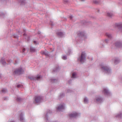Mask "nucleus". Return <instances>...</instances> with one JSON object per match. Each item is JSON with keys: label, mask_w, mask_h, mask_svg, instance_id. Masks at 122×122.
<instances>
[{"label": "nucleus", "mask_w": 122, "mask_h": 122, "mask_svg": "<svg viewBox=\"0 0 122 122\" xmlns=\"http://www.w3.org/2000/svg\"><path fill=\"white\" fill-rule=\"evenodd\" d=\"M25 39L27 40L28 41H29L30 40V37H29L26 36L25 37Z\"/></svg>", "instance_id": "nucleus-36"}, {"label": "nucleus", "mask_w": 122, "mask_h": 122, "mask_svg": "<svg viewBox=\"0 0 122 122\" xmlns=\"http://www.w3.org/2000/svg\"><path fill=\"white\" fill-rule=\"evenodd\" d=\"M101 70L104 73L108 75L112 73L111 69L108 66H102Z\"/></svg>", "instance_id": "nucleus-1"}, {"label": "nucleus", "mask_w": 122, "mask_h": 122, "mask_svg": "<svg viewBox=\"0 0 122 122\" xmlns=\"http://www.w3.org/2000/svg\"><path fill=\"white\" fill-rule=\"evenodd\" d=\"M84 35V33L83 32H79L78 34L79 36H80L81 37L83 36Z\"/></svg>", "instance_id": "nucleus-27"}, {"label": "nucleus", "mask_w": 122, "mask_h": 122, "mask_svg": "<svg viewBox=\"0 0 122 122\" xmlns=\"http://www.w3.org/2000/svg\"><path fill=\"white\" fill-rule=\"evenodd\" d=\"M86 54L85 52H82L80 56L78 58V60L81 63H83L86 60Z\"/></svg>", "instance_id": "nucleus-2"}, {"label": "nucleus", "mask_w": 122, "mask_h": 122, "mask_svg": "<svg viewBox=\"0 0 122 122\" xmlns=\"http://www.w3.org/2000/svg\"><path fill=\"white\" fill-rule=\"evenodd\" d=\"M111 61L112 63H114L115 65L118 63L120 61L119 59L117 58H112L111 60Z\"/></svg>", "instance_id": "nucleus-10"}, {"label": "nucleus", "mask_w": 122, "mask_h": 122, "mask_svg": "<svg viewBox=\"0 0 122 122\" xmlns=\"http://www.w3.org/2000/svg\"><path fill=\"white\" fill-rule=\"evenodd\" d=\"M17 1L21 5H24L26 3L25 0H17Z\"/></svg>", "instance_id": "nucleus-16"}, {"label": "nucleus", "mask_w": 122, "mask_h": 122, "mask_svg": "<svg viewBox=\"0 0 122 122\" xmlns=\"http://www.w3.org/2000/svg\"><path fill=\"white\" fill-rule=\"evenodd\" d=\"M20 121H23L24 120V118L23 117V114L21 113L20 115Z\"/></svg>", "instance_id": "nucleus-24"}, {"label": "nucleus", "mask_w": 122, "mask_h": 122, "mask_svg": "<svg viewBox=\"0 0 122 122\" xmlns=\"http://www.w3.org/2000/svg\"><path fill=\"white\" fill-rule=\"evenodd\" d=\"M57 34L58 36L61 37L63 36L64 34L62 32H59L57 33Z\"/></svg>", "instance_id": "nucleus-22"}, {"label": "nucleus", "mask_w": 122, "mask_h": 122, "mask_svg": "<svg viewBox=\"0 0 122 122\" xmlns=\"http://www.w3.org/2000/svg\"><path fill=\"white\" fill-rule=\"evenodd\" d=\"M0 0L2 1H7L9 0Z\"/></svg>", "instance_id": "nucleus-48"}, {"label": "nucleus", "mask_w": 122, "mask_h": 122, "mask_svg": "<svg viewBox=\"0 0 122 122\" xmlns=\"http://www.w3.org/2000/svg\"><path fill=\"white\" fill-rule=\"evenodd\" d=\"M8 122H15L13 121H8Z\"/></svg>", "instance_id": "nucleus-50"}, {"label": "nucleus", "mask_w": 122, "mask_h": 122, "mask_svg": "<svg viewBox=\"0 0 122 122\" xmlns=\"http://www.w3.org/2000/svg\"><path fill=\"white\" fill-rule=\"evenodd\" d=\"M87 23L88 22L87 21H86L85 20H83L81 22V23L84 25H85L86 23Z\"/></svg>", "instance_id": "nucleus-34"}, {"label": "nucleus", "mask_w": 122, "mask_h": 122, "mask_svg": "<svg viewBox=\"0 0 122 122\" xmlns=\"http://www.w3.org/2000/svg\"><path fill=\"white\" fill-rule=\"evenodd\" d=\"M71 80H69L68 82V83L69 84H70L71 83Z\"/></svg>", "instance_id": "nucleus-49"}, {"label": "nucleus", "mask_w": 122, "mask_h": 122, "mask_svg": "<svg viewBox=\"0 0 122 122\" xmlns=\"http://www.w3.org/2000/svg\"><path fill=\"white\" fill-rule=\"evenodd\" d=\"M115 44L116 46L121 48L122 47V41H117L115 42Z\"/></svg>", "instance_id": "nucleus-12"}, {"label": "nucleus", "mask_w": 122, "mask_h": 122, "mask_svg": "<svg viewBox=\"0 0 122 122\" xmlns=\"http://www.w3.org/2000/svg\"><path fill=\"white\" fill-rule=\"evenodd\" d=\"M50 80L51 82L53 83L57 82V79L54 78H52L50 79Z\"/></svg>", "instance_id": "nucleus-26"}, {"label": "nucleus", "mask_w": 122, "mask_h": 122, "mask_svg": "<svg viewBox=\"0 0 122 122\" xmlns=\"http://www.w3.org/2000/svg\"><path fill=\"white\" fill-rule=\"evenodd\" d=\"M41 53L42 55H44L46 56H48V52L46 51H42L41 52Z\"/></svg>", "instance_id": "nucleus-19"}, {"label": "nucleus", "mask_w": 122, "mask_h": 122, "mask_svg": "<svg viewBox=\"0 0 122 122\" xmlns=\"http://www.w3.org/2000/svg\"><path fill=\"white\" fill-rule=\"evenodd\" d=\"M62 58L63 60H65L67 59V57L65 55L62 56Z\"/></svg>", "instance_id": "nucleus-33"}, {"label": "nucleus", "mask_w": 122, "mask_h": 122, "mask_svg": "<svg viewBox=\"0 0 122 122\" xmlns=\"http://www.w3.org/2000/svg\"><path fill=\"white\" fill-rule=\"evenodd\" d=\"M82 1H84V0H81Z\"/></svg>", "instance_id": "nucleus-54"}, {"label": "nucleus", "mask_w": 122, "mask_h": 122, "mask_svg": "<svg viewBox=\"0 0 122 122\" xmlns=\"http://www.w3.org/2000/svg\"><path fill=\"white\" fill-rule=\"evenodd\" d=\"M77 76V74L76 72H73L71 78H76Z\"/></svg>", "instance_id": "nucleus-20"}, {"label": "nucleus", "mask_w": 122, "mask_h": 122, "mask_svg": "<svg viewBox=\"0 0 122 122\" xmlns=\"http://www.w3.org/2000/svg\"><path fill=\"white\" fill-rule=\"evenodd\" d=\"M13 37L14 38L17 39L18 36L17 35L14 34L13 35Z\"/></svg>", "instance_id": "nucleus-37"}, {"label": "nucleus", "mask_w": 122, "mask_h": 122, "mask_svg": "<svg viewBox=\"0 0 122 122\" xmlns=\"http://www.w3.org/2000/svg\"><path fill=\"white\" fill-rule=\"evenodd\" d=\"M72 92L71 90L70 89H68L67 90V93H70L71 92Z\"/></svg>", "instance_id": "nucleus-43"}, {"label": "nucleus", "mask_w": 122, "mask_h": 122, "mask_svg": "<svg viewBox=\"0 0 122 122\" xmlns=\"http://www.w3.org/2000/svg\"><path fill=\"white\" fill-rule=\"evenodd\" d=\"M105 35L107 36L110 39H111L112 37L111 35L108 33H106L105 34Z\"/></svg>", "instance_id": "nucleus-23"}, {"label": "nucleus", "mask_w": 122, "mask_h": 122, "mask_svg": "<svg viewBox=\"0 0 122 122\" xmlns=\"http://www.w3.org/2000/svg\"><path fill=\"white\" fill-rule=\"evenodd\" d=\"M60 69L59 67V66L57 67L54 69L53 70V72L57 71Z\"/></svg>", "instance_id": "nucleus-29"}, {"label": "nucleus", "mask_w": 122, "mask_h": 122, "mask_svg": "<svg viewBox=\"0 0 122 122\" xmlns=\"http://www.w3.org/2000/svg\"><path fill=\"white\" fill-rule=\"evenodd\" d=\"M35 45L38 44L39 43V42L38 41H33Z\"/></svg>", "instance_id": "nucleus-39"}, {"label": "nucleus", "mask_w": 122, "mask_h": 122, "mask_svg": "<svg viewBox=\"0 0 122 122\" xmlns=\"http://www.w3.org/2000/svg\"><path fill=\"white\" fill-rule=\"evenodd\" d=\"M116 118H122V110L120 111L118 113H117L115 115Z\"/></svg>", "instance_id": "nucleus-14"}, {"label": "nucleus", "mask_w": 122, "mask_h": 122, "mask_svg": "<svg viewBox=\"0 0 122 122\" xmlns=\"http://www.w3.org/2000/svg\"><path fill=\"white\" fill-rule=\"evenodd\" d=\"M65 108V105L62 103L59 105L57 107L56 110L58 111H62Z\"/></svg>", "instance_id": "nucleus-5"}, {"label": "nucleus", "mask_w": 122, "mask_h": 122, "mask_svg": "<svg viewBox=\"0 0 122 122\" xmlns=\"http://www.w3.org/2000/svg\"><path fill=\"white\" fill-rule=\"evenodd\" d=\"M28 77L29 79L32 80L36 81L40 80L41 78V76L39 75L36 76H30Z\"/></svg>", "instance_id": "nucleus-3"}, {"label": "nucleus", "mask_w": 122, "mask_h": 122, "mask_svg": "<svg viewBox=\"0 0 122 122\" xmlns=\"http://www.w3.org/2000/svg\"><path fill=\"white\" fill-rule=\"evenodd\" d=\"M3 99L4 100H7L8 99V98L7 97H5Z\"/></svg>", "instance_id": "nucleus-46"}, {"label": "nucleus", "mask_w": 122, "mask_h": 122, "mask_svg": "<svg viewBox=\"0 0 122 122\" xmlns=\"http://www.w3.org/2000/svg\"><path fill=\"white\" fill-rule=\"evenodd\" d=\"M25 48H23L22 50V53H24V52L25 51Z\"/></svg>", "instance_id": "nucleus-47"}, {"label": "nucleus", "mask_w": 122, "mask_h": 122, "mask_svg": "<svg viewBox=\"0 0 122 122\" xmlns=\"http://www.w3.org/2000/svg\"><path fill=\"white\" fill-rule=\"evenodd\" d=\"M115 26L117 27L120 31L122 33V23L116 24Z\"/></svg>", "instance_id": "nucleus-13"}, {"label": "nucleus", "mask_w": 122, "mask_h": 122, "mask_svg": "<svg viewBox=\"0 0 122 122\" xmlns=\"http://www.w3.org/2000/svg\"><path fill=\"white\" fill-rule=\"evenodd\" d=\"M15 100L17 102H20L22 101V99L19 96H17Z\"/></svg>", "instance_id": "nucleus-18"}, {"label": "nucleus", "mask_w": 122, "mask_h": 122, "mask_svg": "<svg viewBox=\"0 0 122 122\" xmlns=\"http://www.w3.org/2000/svg\"><path fill=\"white\" fill-rule=\"evenodd\" d=\"M50 25L51 26H53L54 25L53 23V22H52L51 21H50Z\"/></svg>", "instance_id": "nucleus-44"}, {"label": "nucleus", "mask_w": 122, "mask_h": 122, "mask_svg": "<svg viewBox=\"0 0 122 122\" xmlns=\"http://www.w3.org/2000/svg\"><path fill=\"white\" fill-rule=\"evenodd\" d=\"M88 99L86 97H85L84 100V103L85 104L87 103L88 102Z\"/></svg>", "instance_id": "nucleus-30"}, {"label": "nucleus", "mask_w": 122, "mask_h": 122, "mask_svg": "<svg viewBox=\"0 0 122 122\" xmlns=\"http://www.w3.org/2000/svg\"><path fill=\"white\" fill-rule=\"evenodd\" d=\"M5 15V14L4 13H3L1 11H0V16H4Z\"/></svg>", "instance_id": "nucleus-32"}, {"label": "nucleus", "mask_w": 122, "mask_h": 122, "mask_svg": "<svg viewBox=\"0 0 122 122\" xmlns=\"http://www.w3.org/2000/svg\"><path fill=\"white\" fill-rule=\"evenodd\" d=\"M7 61L9 63H10L12 62V61L10 59H9L7 60Z\"/></svg>", "instance_id": "nucleus-42"}, {"label": "nucleus", "mask_w": 122, "mask_h": 122, "mask_svg": "<svg viewBox=\"0 0 122 122\" xmlns=\"http://www.w3.org/2000/svg\"><path fill=\"white\" fill-rule=\"evenodd\" d=\"M101 1V0H93V2L96 4H98Z\"/></svg>", "instance_id": "nucleus-25"}, {"label": "nucleus", "mask_w": 122, "mask_h": 122, "mask_svg": "<svg viewBox=\"0 0 122 122\" xmlns=\"http://www.w3.org/2000/svg\"><path fill=\"white\" fill-rule=\"evenodd\" d=\"M113 13L112 12H108L107 13V16L110 17L113 16Z\"/></svg>", "instance_id": "nucleus-21"}, {"label": "nucleus", "mask_w": 122, "mask_h": 122, "mask_svg": "<svg viewBox=\"0 0 122 122\" xmlns=\"http://www.w3.org/2000/svg\"><path fill=\"white\" fill-rule=\"evenodd\" d=\"M41 33V32H38V34H40Z\"/></svg>", "instance_id": "nucleus-53"}, {"label": "nucleus", "mask_w": 122, "mask_h": 122, "mask_svg": "<svg viewBox=\"0 0 122 122\" xmlns=\"http://www.w3.org/2000/svg\"><path fill=\"white\" fill-rule=\"evenodd\" d=\"M30 50L31 52H34L35 51L36 49L34 47H30Z\"/></svg>", "instance_id": "nucleus-28"}, {"label": "nucleus", "mask_w": 122, "mask_h": 122, "mask_svg": "<svg viewBox=\"0 0 122 122\" xmlns=\"http://www.w3.org/2000/svg\"><path fill=\"white\" fill-rule=\"evenodd\" d=\"M26 34L25 33H24V34H23V35L24 36H25L26 35Z\"/></svg>", "instance_id": "nucleus-52"}, {"label": "nucleus", "mask_w": 122, "mask_h": 122, "mask_svg": "<svg viewBox=\"0 0 122 122\" xmlns=\"http://www.w3.org/2000/svg\"><path fill=\"white\" fill-rule=\"evenodd\" d=\"M100 47L102 48H103L104 47V45H103L102 43H101L100 46Z\"/></svg>", "instance_id": "nucleus-40"}, {"label": "nucleus", "mask_w": 122, "mask_h": 122, "mask_svg": "<svg viewBox=\"0 0 122 122\" xmlns=\"http://www.w3.org/2000/svg\"><path fill=\"white\" fill-rule=\"evenodd\" d=\"M65 96V94L63 93H61L59 95L58 98L60 99Z\"/></svg>", "instance_id": "nucleus-17"}, {"label": "nucleus", "mask_w": 122, "mask_h": 122, "mask_svg": "<svg viewBox=\"0 0 122 122\" xmlns=\"http://www.w3.org/2000/svg\"><path fill=\"white\" fill-rule=\"evenodd\" d=\"M0 62L4 66H5L7 64L5 61V58L3 57L2 58L0 61Z\"/></svg>", "instance_id": "nucleus-15"}, {"label": "nucleus", "mask_w": 122, "mask_h": 122, "mask_svg": "<svg viewBox=\"0 0 122 122\" xmlns=\"http://www.w3.org/2000/svg\"><path fill=\"white\" fill-rule=\"evenodd\" d=\"M97 12L99 13V12L100 10L98 9H97Z\"/></svg>", "instance_id": "nucleus-51"}, {"label": "nucleus", "mask_w": 122, "mask_h": 122, "mask_svg": "<svg viewBox=\"0 0 122 122\" xmlns=\"http://www.w3.org/2000/svg\"><path fill=\"white\" fill-rule=\"evenodd\" d=\"M17 86L18 88L22 87V86L20 84H19L17 85Z\"/></svg>", "instance_id": "nucleus-41"}, {"label": "nucleus", "mask_w": 122, "mask_h": 122, "mask_svg": "<svg viewBox=\"0 0 122 122\" xmlns=\"http://www.w3.org/2000/svg\"><path fill=\"white\" fill-rule=\"evenodd\" d=\"M1 75L0 74V77H1Z\"/></svg>", "instance_id": "nucleus-55"}, {"label": "nucleus", "mask_w": 122, "mask_h": 122, "mask_svg": "<svg viewBox=\"0 0 122 122\" xmlns=\"http://www.w3.org/2000/svg\"><path fill=\"white\" fill-rule=\"evenodd\" d=\"M52 113L51 112L50 110H48L45 116V119L46 122H49L50 120L48 117L49 114Z\"/></svg>", "instance_id": "nucleus-8"}, {"label": "nucleus", "mask_w": 122, "mask_h": 122, "mask_svg": "<svg viewBox=\"0 0 122 122\" xmlns=\"http://www.w3.org/2000/svg\"><path fill=\"white\" fill-rule=\"evenodd\" d=\"M1 92L3 93H5L7 92V91L6 89H3L2 90Z\"/></svg>", "instance_id": "nucleus-31"}, {"label": "nucleus", "mask_w": 122, "mask_h": 122, "mask_svg": "<svg viewBox=\"0 0 122 122\" xmlns=\"http://www.w3.org/2000/svg\"><path fill=\"white\" fill-rule=\"evenodd\" d=\"M23 71L21 67L16 69L14 71V73L15 74L20 75L22 74L23 72Z\"/></svg>", "instance_id": "nucleus-7"}, {"label": "nucleus", "mask_w": 122, "mask_h": 122, "mask_svg": "<svg viewBox=\"0 0 122 122\" xmlns=\"http://www.w3.org/2000/svg\"><path fill=\"white\" fill-rule=\"evenodd\" d=\"M71 49H69L68 50V52L66 53L67 55H69L71 53Z\"/></svg>", "instance_id": "nucleus-35"}, {"label": "nucleus", "mask_w": 122, "mask_h": 122, "mask_svg": "<svg viewBox=\"0 0 122 122\" xmlns=\"http://www.w3.org/2000/svg\"><path fill=\"white\" fill-rule=\"evenodd\" d=\"M102 92L105 95L107 96H109L111 95L110 92L107 88H104Z\"/></svg>", "instance_id": "nucleus-6"}, {"label": "nucleus", "mask_w": 122, "mask_h": 122, "mask_svg": "<svg viewBox=\"0 0 122 122\" xmlns=\"http://www.w3.org/2000/svg\"><path fill=\"white\" fill-rule=\"evenodd\" d=\"M104 42L105 43L107 44L109 42V40L108 39H105L104 41Z\"/></svg>", "instance_id": "nucleus-38"}, {"label": "nucleus", "mask_w": 122, "mask_h": 122, "mask_svg": "<svg viewBox=\"0 0 122 122\" xmlns=\"http://www.w3.org/2000/svg\"><path fill=\"white\" fill-rule=\"evenodd\" d=\"M80 114L74 112H73L69 114V116L70 118L72 117L75 118L80 116Z\"/></svg>", "instance_id": "nucleus-11"}, {"label": "nucleus", "mask_w": 122, "mask_h": 122, "mask_svg": "<svg viewBox=\"0 0 122 122\" xmlns=\"http://www.w3.org/2000/svg\"><path fill=\"white\" fill-rule=\"evenodd\" d=\"M42 99V97L41 96H36L35 97L34 103H40L41 102Z\"/></svg>", "instance_id": "nucleus-9"}, {"label": "nucleus", "mask_w": 122, "mask_h": 122, "mask_svg": "<svg viewBox=\"0 0 122 122\" xmlns=\"http://www.w3.org/2000/svg\"><path fill=\"white\" fill-rule=\"evenodd\" d=\"M24 32H25V30H24Z\"/></svg>", "instance_id": "nucleus-56"}, {"label": "nucleus", "mask_w": 122, "mask_h": 122, "mask_svg": "<svg viewBox=\"0 0 122 122\" xmlns=\"http://www.w3.org/2000/svg\"><path fill=\"white\" fill-rule=\"evenodd\" d=\"M94 101L97 103H101L103 101V99L101 96H98L96 97Z\"/></svg>", "instance_id": "nucleus-4"}, {"label": "nucleus", "mask_w": 122, "mask_h": 122, "mask_svg": "<svg viewBox=\"0 0 122 122\" xmlns=\"http://www.w3.org/2000/svg\"><path fill=\"white\" fill-rule=\"evenodd\" d=\"M73 18V16L72 15H71L69 17V18H70V19L71 20Z\"/></svg>", "instance_id": "nucleus-45"}]
</instances>
